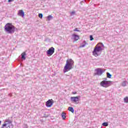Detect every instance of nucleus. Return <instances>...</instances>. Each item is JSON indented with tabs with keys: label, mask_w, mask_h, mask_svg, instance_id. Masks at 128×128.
Returning <instances> with one entry per match:
<instances>
[{
	"label": "nucleus",
	"mask_w": 128,
	"mask_h": 128,
	"mask_svg": "<svg viewBox=\"0 0 128 128\" xmlns=\"http://www.w3.org/2000/svg\"><path fill=\"white\" fill-rule=\"evenodd\" d=\"M4 30L6 34H14L15 32L18 31V28L12 25V24L8 23L4 26Z\"/></svg>",
	"instance_id": "1"
},
{
	"label": "nucleus",
	"mask_w": 128,
	"mask_h": 128,
	"mask_svg": "<svg viewBox=\"0 0 128 128\" xmlns=\"http://www.w3.org/2000/svg\"><path fill=\"white\" fill-rule=\"evenodd\" d=\"M104 46L102 43L98 44L94 48V50L92 51V54L95 56H98L102 52V48Z\"/></svg>",
	"instance_id": "2"
},
{
	"label": "nucleus",
	"mask_w": 128,
	"mask_h": 128,
	"mask_svg": "<svg viewBox=\"0 0 128 128\" xmlns=\"http://www.w3.org/2000/svg\"><path fill=\"white\" fill-rule=\"evenodd\" d=\"M74 64V62L72 59H68L66 61V64L64 66V72H66L70 70H72V66Z\"/></svg>",
	"instance_id": "3"
},
{
	"label": "nucleus",
	"mask_w": 128,
	"mask_h": 128,
	"mask_svg": "<svg viewBox=\"0 0 128 128\" xmlns=\"http://www.w3.org/2000/svg\"><path fill=\"white\" fill-rule=\"evenodd\" d=\"M113 82L112 81L102 80L100 82V86L103 88H108V86H110L112 84Z\"/></svg>",
	"instance_id": "4"
},
{
	"label": "nucleus",
	"mask_w": 128,
	"mask_h": 128,
	"mask_svg": "<svg viewBox=\"0 0 128 128\" xmlns=\"http://www.w3.org/2000/svg\"><path fill=\"white\" fill-rule=\"evenodd\" d=\"M106 70H104L102 68H98L95 70L96 72L94 73V76H100L102 74V73L104 72Z\"/></svg>",
	"instance_id": "5"
},
{
	"label": "nucleus",
	"mask_w": 128,
	"mask_h": 128,
	"mask_svg": "<svg viewBox=\"0 0 128 128\" xmlns=\"http://www.w3.org/2000/svg\"><path fill=\"white\" fill-rule=\"evenodd\" d=\"M54 47H51L46 52V54L48 56H52V54H54Z\"/></svg>",
	"instance_id": "6"
},
{
	"label": "nucleus",
	"mask_w": 128,
	"mask_h": 128,
	"mask_svg": "<svg viewBox=\"0 0 128 128\" xmlns=\"http://www.w3.org/2000/svg\"><path fill=\"white\" fill-rule=\"evenodd\" d=\"M54 104V100L52 99L48 100L46 103V106L47 108H50Z\"/></svg>",
	"instance_id": "7"
},
{
	"label": "nucleus",
	"mask_w": 128,
	"mask_h": 128,
	"mask_svg": "<svg viewBox=\"0 0 128 128\" xmlns=\"http://www.w3.org/2000/svg\"><path fill=\"white\" fill-rule=\"evenodd\" d=\"M80 96L71 97L70 100L72 102H76L80 100Z\"/></svg>",
	"instance_id": "8"
},
{
	"label": "nucleus",
	"mask_w": 128,
	"mask_h": 128,
	"mask_svg": "<svg viewBox=\"0 0 128 128\" xmlns=\"http://www.w3.org/2000/svg\"><path fill=\"white\" fill-rule=\"evenodd\" d=\"M18 14L20 16L24 18V12L22 10H19Z\"/></svg>",
	"instance_id": "9"
},
{
	"label": "nucleus",
	"mask_w": 128,
	"mask_h": 128,
	"mask_svg": "<svg viewBox=\"0 0 128 128\" xmlns=\"http://www.w3.org/2000/svg\"><path fill=\"white\" fill-rule=\"evenodd\" d=\"M72 38H74V40L76 41L80 39V36L76 34H73L72 35Z\"/></svg>",
	"instance_id": "10"
},
{
	"label": "nucleus",
	"mask_w": 128,
	"mask_h": 128,
	"mask_svg": "<svg viewBox=\"0 0 128 128\" xmlns=\"http://www.w3.org/2000/svg\"><path fill=\"white\" fill-rule=\"evenodd\" d=\"M22 56V60H26V52H24L21 54Z\"/></svg>",
	"instance_id": "11"
},
{
	"label": "nucleus",
	"mask_w": 128,
	"mask_h": 128,
	"mask_svg": "<svg viewBox=\"0 0 128 128\" xmlns=\"http://www.w3.org/2000/svg\"><path fill=\"white\" fill-rule=\"evenodd\" d=\"M66 114L65 112H62V120H66Z\"/></svg>",
	"instance_id": "12"
},
{
	"label": "nucleus",
	"mask_w": 128,
	"mask_h": 128,
	"mask_svg": "<svg viewBox=\"0 0 128 128\" xmlns=\"http://www.w3.org/2000/svg\"><path fill=\"white\" fill-rule=\"evenodd\" d=\"M86 44H88V43L86 42L84 40L82 44L80 46V48H84Z\"/></svg>",
	"instance_id": "13"
},
{
	"label": "nucleus",
	"mask_w": 128,
	"mask_h": 128,
	"mask_svg": "<svg viewBox=\"0 0 128 128\" xmlns=\"http://www.w3.org/2000/svg\"><path fill=\"white\" fill-rule=\"evenodd\" d=\"M68 110H69L70 112H74V110L72 107L69 106L68 108Z\"/></svg>",
	"instance_id": "14"
},
{
	"label": "nucleus",
	"mask_w": 128,
	"mask_h": 128,
	"mask_svg": "<svg viewBox=\"0 0 128 128\" xmlns=\"http://www.w3.org/2000/svg\"><path fill=\"white\" fill-rule=\"evenodd\" d=\"M47 20L50 21L51 20H52L54 18V17L52 16V15H49L46 17Z\"/></svg>",
	"instance_id": "15"
},
{
	"label": "nucleus",
	"mask_w": 128,
	"mask_h": 128,
	"mask_svg": "<svg viewBox=\"0 0 128 128\" xmlns=\"http://www.w3.org/2000/svg\"><path fill=\"white\" fill-rule=\"evenodd\" d=\"M126 84H128V82L126 80L124 81L122 84V86H126Z\"/></svg>",
	"instance_id": "16"
},
{
	"label": "nucleus",
	"mask_w": 128,
	"mask_h": 128,
	"mask_svg": "<svg viewBox=\"0 0 128 128\" xmlns=\"http://www.w3.org/2000/svg\"><path fill=\"white\" fill-rule=\"evenodd\" d=\"M102 126H108V122H105L102 123Z\"/></svg>",
	"instance_id": "17"
},
{
	"label": "nucleus",
	"mask_w": 128,
	"mask_h": 128,
	"mask_svg": "<svg viewBox=\"0 0 128 128\" xmlns=\"http://www.w3.org/2000/svg\"><path fill=\"white\" fill-rule=\"evenodd\" d=\"M106 75L108 78H112V75L110 74V72H107Z\"/></svg>",
	"instance_id": "18"
},
{
	"label": "nucleus",
	"mask_w": 128,
	"mask_h": 128,
	"mask_svg": "<svg viewBox=\"0 0 128 128\" xmlns=\"http://www.w3.org/2000/svg\"><path fill=\"white\" fill-rule=\"evenodd\" d=\"M124 102H128V97H126L124 98Z\"/></svg>",
	"instance_id": "19"
},
{
	"label": "nucleus",
	"mask_w": 128,
	"mask_h": 128,
	"mask_svg": "<svg viewBox=\"0 0 128 128\" xmlns=\"http://www.w3.org/2000/svg\"><path fill=\"white\" fill-rule=\"evenodd\" d=\"M43 16L42 14H38V17L40 18H42Z\"/></svg>",
	"instance_id": "20"
},
{
	"label": "nucleus",
	"mask_w": 128,
	"mask_h": 128,
	"mask_svg": "<svg viewBox=\"0 0 128 128\" xmlns=\"http://www.w3.org/2000/svg\"><path fill=\"white\" fill-rule=\"evenodd\" d=\"M90 40H94V37L92 36V35H90Z\"/></svg>",
	"instance_id": "21"
},
{
	"label": "nucleus",
	"mask_w": 128,
	"mask_h": 128,
	"mask_svg": "<svg viewBox=\"0 0 128 128\" xmlns=\"http://www.w3.org/2000/svg\"><path fill=\"white\" fill-rule=\"evenodd\" d=\"M74 32H80L78 28H76L74 30Z\"/></svg>",
	"instance_id": "22"
},
{
	"label": "nucleus",
	"mask_w": 128,
	"mask_h": 128,
	"mask_svg": "<svg viewBox=\"0 0 128 128\" xmlns=\"http://www.w3.org/2000/svg\"><path fill=\"white\" fill-rule=\"evenodd\" d=\"M70 14H76V12L72 11V12H71Z\"/></svg>",
	"instance_id": "23"
},
{
	"label": "nucleus",
	"mask_w": 128,
	"mask_h": 128,
	"mask_svg": "<svg viewBox=\"0 0 128 128\" xmlns=\"http://www.w3.org/2000/svg\"><path fill=\"white\" fill-rule=\"evenodd\" d=\"M105 80V82H108V78H104V80Z\"/></svg>",
	"instance_id": "24"
},
{
	"label": "nucleus",
	"mask_w": 128,
	"mask_h": 128,
	"mask_svg": "<svg viewBox=\"0 0 128 128\" xmlns=\"http://www.w3.org/2000/svg\"><path fill=\"white\" fill-rule=\"evenodd\" d=\"M8 2H14V0H8Z\"/></svg>",
	"instance_id": "25"
},
{
	"label": "nucleus",
	"mask_w": 128,
	"mask_h": 128,
	"mask_svg": "<svg viewBox=\"0 0 128 128\" xmlns=\"http://www.w3.org/2000/svg\"><path fill=\"white\" fill-rule=\"evenodd\" d=\"M12 94L11 93H10V94H8V96H10V98H12Z\"/></svg>",
	"instance_id": "26"
},
{
	"label": "nucleus",
	"mask_w": 128,
	"mask_h": 128,
	"mask_svg": "<svg viewBox=\"0 0 128 128\" xmlns=\"http://www.w3.org/2000/svg\"><path fill=\"white\" fill-rule=\"evenodd\" d=\"M72 94H76V92H73Z\"/></svg>",
	"instance_id": "27"
},
{
	"label": "nucleus",
	"mask_w": 128,
	"mask_h": 128,
	"mask_svg": "<svg viewBox=\"0 0 128 128\" xmlns=\"http://www.w3.org/2000/svg\"><path fill=\"white\" fill-rule=\"evenodd\" d=\"M1 124H2V122L0 120V126Z\"/></svg>",
	"instance_id": "28"
},
{
	"label": "nucleus",
	"mask_w": 128,
	"mask_h": 128,
	"mask_svg": "<svg viewBox=\"0 0 128 128\" xmlns=\"http://www.w3.org/2000/svg\"><path fill=\"white\" fill-rule=\"evenodd\" d=\"M80 4H82V2H80Z\"/></svg>",
	"instance_id": "29"
},
{
	"label": "nucleus",
	"mask_w": 128,
	"mask_h": 128,
	"mask_svg": "<svg viewBox=\"0 0 128 128\" xmlns=\"http://www.w3.org/2000/svg\"><path fill=\"white\" fill-rule=\"evenodd\" d=\"M101 128H102V126Z\"/></svg>",
	"instance_id": "30"
}]
</instances>
